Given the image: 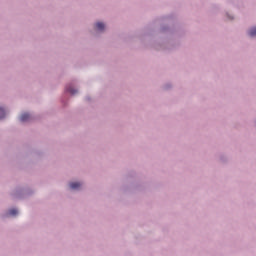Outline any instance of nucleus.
<instances>
[{
  "mask_svg": "<svg viewBox=\"0 0 256 256\" xmlns=\"http://www.w3.org/2000/svg\"><path fill=\"white\" fill-rule=\"evenodd\" d=\"M5 117V110L3 108H0V119H3Z\"/></svg>",
  "mask_w": 256,
  "mask_h": 256,
  "instance_id": "7",
  "label": "nucleus"
},
{
  "mask_svg": "<svg viewBox=\"0 0 256 256\" xmlns=\"http://www.w3.org/2000/svg\"><path fill=\"white\" fill-rule=\"evenodd\" d=\"M31 119V115L27 114V113H24L20 116V121L22 123H25L27 121H29Z\"/></svg>",
  "mask_w": 256,
  "mask_h": 256,
  "instance_id": "1",
  "label": "nucleus"
},
{
  "mask_svg": "<svg viewBox=\"0 0 256 256\" xmlns=\"http://www.w3.org/2000/svg\"><path fill=\"white\" fill-rule=\"evenodd\" d=\"M66 91H68V93H71V95H75V93H77V90L73 89V88H67Z\"/></svg>",
  "mask_w": 256,
  "mask_h": 256,
  "instance_id": "5",
  "label": "nucleus"
},
{
  "mask_svg": "<svg viewBox=\"0 0 256 256\" xmlns=\"http://www.w3.org/2000/svg\"><path fill=\"white\" fill-rule=\"evenodd\" d=\"M17 213H19V212L17 211V209H11V210H9V215L15 216V215H17Z\"/></svg>",
  "mask_w": 256,
  "mask_h": 256,
  "instance_id": "6",
  "label": "nucleus"
},
{
  "mask_svg": "<svg viewBox=\"0 0 256 256\" xmlns=\"http://www.w3.org/2000/svg\"><path fill=\"white\" fill-rule=\"evenodd\" d=\"M79 187H81V183H79V182H71L70 183L71 189H79Z\"/></svg>",
  "mask_w": 256,
  "mask_h": 256,
  "instance_id": "3",
  "label": "nucleus"
},
{
  "mask_svg": "<svg viewBox=\"0 0 256 256\" xmlns=\"http://www.w3.org/2000/svg\"><path fill=\"white\" fill-rule=\"evenodd\" d=\"M96 31H103L105 29V24L103 22H97L95 25Z\"/></svg>",
  "mask_w": 256,
  "mask_h": 256,
  "instance_id": "2",
  "label": "nucleus"
},
{
  "mask_svg": "<svg viewBox=\"0 0 256 256\" xmlns=\"http://www.w3.org/2000/svg\"><path fill=\"white\" fill-rule=\"evenodd\" d=\"M249 35H250V37H256V27L252 28L249 31Z\"/></svg>",
  "mask_w": 256,
  "mask_h": 256,
  "instance_id": "4",
  "label": "nucleus"
}]
</instances>
